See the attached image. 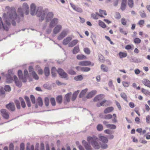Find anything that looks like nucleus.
<instances>
[{"label": "nucleus", "instance_id": "obj_13", "mask_svg": "<svg viewBox=\"0 0 150 150\" xmlns=\"http://www.w3.org/2000/svg\"><path fill=\"white\" fill-rule=\"evenodd\" d=\"M30 14L32 16L34 15L35 12L36 6L34 3L32 4L30 6Z\"/></svg>", "mask_w": 150, "mask_h": 150}, {"label": "nucleus", "instance_id": "obj_26", "mask_svg": "<svg viewBox=\"0 0 150 150\" xmlns=\"http://www.w3.org/2000/svg\"><path fill=\"white\" fill-rule=\"evenodd\" d=\"M79 92V90H77L73 94L72 97L71 98V100L74 101L75 100Z\"/></svg>", "mask_w": 150, "mask_h": 150}, {"label": "nucleus", "instance_id": "obj_43", "mask_svg": "<svg viewBox=\"0 0 150 150\" xmlns=\"http://www.w3.org/2000/svg\"><path fill=\"white\" fill-rule=\"evenodd\" d=\"M86 57L83 54H79L76 56V58L77 59L79 60H82L84 59Z\"/></svg>", "mask_w": 150, "mask_h": 150}, {"label": "nucleus", "instance_id": "obj_10", "mask_svg": "<svg viewBox=\"0 0 150 150\" xmlns=\"http://www.w3.org/2000/svg\"><path fill=\"white\" fill-rule=\"evenodd\" d=\"M58 19L57 18H54L51 21L49 27L51 28H53L58 23Z\"/></svg>", "mask_w": 150, "mask_h": 150}, {"label": "nucleus", "instance_id": "obj_25", "mask_svg": "<svg viewBox=\"0 0 150 150\" xmlns=\"http://www.w3.org/2000/svg\"><path fill=\"white\" fill-rule=\"evenodd\" d=\"M44 73L45 76L46 77L48 76L50 74V71L49 68L48 67H46L44 69Z\"/></svg>", "mask_w": 150, "mask_h": 150}, {"label": "nucleus", "instance_id": "obj_34", "mask_svg": "<svg viewBox=\"0 0 150 150\" xmlns=\"http://www.w3.org/2000/svg\"><path fill=\"white\" fill-rule=\"evenodd\" d=\"M98 139V138L95 136H93L92 137L88 136L87 137V141L88 143H90V141L91 140H95Z\"/></svg>", "mask_w": 150, "mask_h": 150}, {"label": "nucleus", "instance_id": "obj_42", "mask_svg": "<svg viewBox=\"0 0 150 150\" xmlns=\"http://www.w3.org/2000/svg\"><path fill=\"white\" fill-rule=\"evenodd\" d=\"M99 26L103 28H105L106 27L105 24L103 22L100 20L99 21Z\"/></svg>", "mask_w": 150, "mask_h": 150}, {"label": "nucleus", "instance_id": "obj_28", "mask_svg": "<svg viewBox=\"0 0 150 150\" xmlns=\"http://www.w3.org/2000/svg\"><path fill=\"white\" fill-rule=\"evenodd\" d=\"M83 79V78L82 75H78L74 78V79L76 81H81Z\"/></svg>", "mask_w": 150, "mask_h": 150}, {"label": "nucleus", "instance_id": "obj_64", "mask_svg": "<svg viewBox=\"0 0 150 150\" xmlns=\"http://www.w3.org/2000/svg\"><path fill=\"white\" fill-rule=\"evenodd\" d=\"M25 149V144L23 143H22L20 145V150H24Z\"/></svg>", "mask_w": 150, "mask_h": 150}, {"label": "nucleus", "instance_id": "obj_6", "mask_svg": "<svg viewBox=\"0 0 150 150\" xmlns=\"http://www.w3.org/2000/svg\"><path fill=\"white\" fill-rule=\"evenodd\" d=\"M6 107L9 110L11 111H14L15 109V107L13 102H10L6 105Z\"/></svg>", "mask_w": 150, "mask_h": 150}, {"label": "nucleus", "instance_id": "obj_3", "mask_svg": "<svg viewBox=\"0 0 150 150\" xmlns=\"http://www.w3.org/2000/svg\"><path fill=\"white\" fill-rule=\"evenodd\" d=\"M57 72L61 78L66 80H68L69 79L68 74L62 68H58L57 70Z\"/></svg>", "mask_w": 150, "mask_h": 150}, {"label": "nucleus", "instance_id": "obj_5", "mask_svg": "<svg viewBox=\"0 0 150 150\" xmlns=\"http://www.w3.org/2000/svg\"><path fill=\"white\" fill-rule=\"evenodd\" d=\"M82 144L86 150H92V148L90 145V143H88L85 140L82 141Z\"/></svg>", "mask_w": 150, "mask_h": 150}, {"label": "nucleus", "instance_id": "obj_52", "mask_svg": "<svg viewBox=\"0 0 150 150\" xmlns=\"http://www.w3.org/2000/svg\"><path fill=\"white\" fill-rule=\"evenodd\" d=\"M115 125L113 124H109L108 125V128H110L111 129H115L116 128Z\"/></svg>", "mask_w": 150, "mask_h": 150}, {"label": "nucleus", "instance_id": "obj_2", "mask_svg": "<svg viewBox=\"0 0 150 150\" xmlns=\"http://www.w3.org/2000/svg\"><path fill=\"white\" fill-rule=\"evenodd\" d=\"M48 11V9L46 8L43 10L42 6L38 7L37 8L36 14L38 17H40L39 20L40 21L42 22L45 17L46 14Z\"/></svg>", "mask_w": 150, "mask_h": 150}, {"label": "nucleus", "instance_id": "obj_14", "mask_svg": "<svg viewBox=\"0 0 150 150\" xmlns=\"http://www.w3.org/2000/svg\"><path fill=\"white\" fill-rule=\"evenodd\" d=\"M54 14L52 12H49L47 13L46 17V21L47 22L50 21L53 18Z\"/></svg>", "mask_w": 150, "mask_h": 150}, {"label": "nucleus", "instance_id": "obj_20", "mask_svg": "<svg viewBox=\"0 0 150 150\" xmlns=\"http://www.w3.org/2000/svg\"><path fill=\"white\" fill-rule=\"evenodd\" d=\"M114 110L112 107H109L106 108L104 111V113L107 114L112 111Z\"/></svg>", "mask_w": 150, "mask_h": 150}, {"label": "nucleus", "instance_id": "obj_16", "mask_svg": "<svg viewBox=\"0 0 150 150\" xmlns=\"http://www.w3.org/2000/svg\"><path fill=\"white\" fill-rule=\"evenodd\" d=\"M97 93L96 90H93L89 92L86 95V98L89 99L92 98Z\"/></svg>", "mask_w": 150, "mask_h": 150}, {"label": "nucleus", "instance_id": "obj_40", "mask_svg": "<svg viewBox=\"0 0 150 150\" xmlns=\"http://www.w3.org/2000/svg\"><path fill=\"white\" fill-rule=\"evenodd\" d=\"M139 14L142 18H145L146 17V15L144 11H140Z\"/></svg>", "mask_w": 150, "mask_h": 150}, {"label": "nucleus", "instance_id": "obj_47", "mask_svg": "<svg viewBox=\"0 0 150 150\" xmlns=\"http://www.w3.org/2000/svg\"><path fill=\"white\" fill-rule=\"evenodd\" d=\"M15 82L16 86L19 87H20L22 86V82L18 80L17 81H15Z\"/></svg>", "mask_w": 150, "mask_h": 150}, {"label": "nucleus", "instance_id": "obj_38", "mask_svg": "<svg viewBox=\"0 0 150 150\" xmlns=\"http://www.w3.org/2000/svg\"><path fill=\"white\" fill-rule=\"evenodd\" d=\"M32 74L34 79L37 80H38L39 79V76L35 71H32Z\"/></svg>", "mask_w": 150, "mask_h": 150}, {"label": "nucleus", "instance_id": "obj_50", "mask_svg": "<svg viewBox=\"0 0 150 150\" xmlns=\"http://www.w3.org/2000/svg\"><path fill=\"white\" fill-rule=\"evenodd\" d=\"M4 90L7 92H10L11 91V88L10 86L8 85H6L4 86Z\"/></svg>", "mask_w": 150, "mask_h": 150}, {"label": "nucleus", "instance_id": "obj_18", "mask_svg": "<svg viewBox=\"0 0 150 150\" xmlns=\"http://www.w3.org/2000/svg\"><path fill=\"white\" fill-rule=\"evenodd\" d=\"M99 138L100 140L103 143L106 144L108 142V140L107 138L105 136L99 135Z\"/></svg>", "mask_w": 150, "mask_h": 150}, {"label": "nucleus", "instance_id": "obj_46", "mask_svg": "<svg viewBox=\"0 0 150 150\" xmlns=\"http://www.w3.org/2000/svg\"><path fill=\"white\" fill-rule=\"evenodd\" d=\"M30 98L31 101L33 104H35V99L34 96L33 95H31L30 96Z\"/></svg>", "mask_w": 150, "mask_h": 150}, {"label": "nucleus", "instance_id": "obj_24", "mask_svg": "<svg viewBox=\"0 0 150 150\" xmlns=\"http://www.w3.org/2000/svg\"><path fill=\"white\" fill-rule=\"evenodd\" d=\"M78 41L77 40H75L71 42L68 45L69 47H72L76 45L78 42Z\"/></svg>", "mask_w": 150, "mask_h": 150}, {"label": "nucleus", "instance_id": "obj_30", "mask_svg": "<svg viewBox=\"0 0 150 150\" xmlns=\"http://www.w3.org/2000/svg\"><path fill=\"white\" fill-rule=\"evenodd\" d=\"M80 51L79 46H76L74 47L72 51L74 54H76L78 53Z\"/></svg>", "mask_w": 150, "mask_h": 150}, {"label": "nucleus", "instance_id": "obj_62", "mask_svg": "<svg viewBox=\"0 0 150 150\" xmlns=\"http://www.w3.org/2000/svg\"><path fill=\"white\" fill-rule=\"evenodd\" d=\"M84 51L87 54H89L90 53V51L89 49L87 47L85 48L84 49Z\"/></svg>", "mask_w": 150, "mask_h": 150}, {"label": "nucleus", "instance_id": "obj_9", "mask_svg": "<svg viewBox=\"0 0 150 150\" xmlns=\"http://www.w3.org/2000/svg\"><path fill=\"white\" fill-rule=\"evenodd\" d=\"M0 111L2 116L4 119H8L9 118V115L6 109H2Z\"/></svg>", "mask_w": 150, "mask_h": 150}, {"label": "nucleus", "instance_id": "obj_51", "mask_svg": "<svg viewBox=\"0 0 150 150\" xmlns=\"http://www.w3.org/2000/svg\"><path fill=\"white\" fill-rule=\"evenodd\" d=\"M68 73L71 75H75L76 74L75 71L72 69L68 70Z\"/></svg>", "mask_w": 150, "mask_h": 150}, {"label": "nucleus", "instance_id": "obj_29", "mask_svg": "<svg viewBox=\"0 0 150 150\" xmlns=\"http://www.w3.org/2000/svg\"><path fill=\"white\" fill-rule=\"evenodd\" d=\"M37 103L38 105L41 107H42L43 105V103L42 99L41 97L39 96L37 99Z\"/></svg>", "mask_w": 150, "mask_h": 150}, {"label": "nucleus", "instance_id": "obj_54", "mask_svg": "<svg viewBox=\"0 0 150 150\" xmlns=\"http://www.w3.org/2000/svg\"><path fill=\"white\" fill-rule=\"evenodd\" d=\"M91 69V68L88 67H82V71L88 72Z\"/></svg>", "mask_w": 150, "mask_h": 150}, {"label": "nucleus", "instance_id": "obj_7", "mask_svg": "<svg viewBox=\"0 0 150 150\" xmlns=\"http://www.w3.org/2000/svg\"><path fill=\"white\" fill-rule=\"evenodd\" d=\"M79 64L81 66H86L91 65L92 66H93L94 65V64H91V62L90 61H83L79 62Z\"/></svg>", "mask_w": 150, "mask_h": 150}, {"label": "nucleus", "instance_id": "obj_22", "mask_svg": "<svg viewBox=\"0 0 150 150\" xmlns=\"http://www.w3.org/2000/svg\"><path fill=\"white\" fill-rule=\"evenodd\" d=\"M57 70L55 67H52L51 69V73L52 76L53 77H55L56 76V71Z\"/></svg>", "mask_w": 150, "mask_h": 150}, {"label": "nucleus", "instance_id": "obj_15", "mask_svg": "<svg viewBox=\"0 0 150 150\" xmlns=\"http://www.w3.org/2000/svg\"><path fill=\"white\" fill-rule=\"evenodd\" d=\"M62 28V26L61 25H57L53 29V33L54 34H57L59 32Z\"/></svg>", "mask_w": 150, "mask_h": 150}, {"label": "nucleus", "instance_id": "obj_12", "mask_svg": "<svg viewBox=\"0 0 150 150\" xmlns=\"http://www.w3.org/2000/svg\"><path fill=\"white\" fill-rule=\"evenodd\" d=\"M93 147L96 149H98L100 148V146L98 143L95 140H93L91 142Z\"/></svg>", "mask_w": 150, "mask_h": 150}, {"label": "nucleus", "instance_id": "obj_58", "mask_svg": "<svg viewBox=\"0 0 150 150\" xmlns=\"http://www.w3.org/2000/svg\"><path fill=\"white\" fill-rule=\"evenodd\" d=\"M126 5L125 3L124 2H122L121 3V9L122 11H124L126 7Z\"/></svg>", "mask_w": 150, "mask_h": 150}, {"label": "nucleus", "instance_id": "obj_44", "mask_svg": "<svg viewBox=\"0 0 150 150\" xmlns=\"http://www.w3.org/2000/svg\"><path fill=\"white\" fill-rule=\"evenodd\" d=\"M121 97L125 101L127 102V96L126 94L124 93H122L120 94Z\"/></svg>", "mask_w": 150, "mask_h": 150}, {"label": "nucleus", "instance_id": "obj_60", "mask_svg": "<svg viewBox=\"0 0 150 150\" xmlns=\"http://www.w3.org/2000/svg\"><path fill=\"white\" fill-rule=\"evenodd\" d=\"M119 31L121 33L124 34L125 35H127L128 33L127 31H124L123 29L121 28H119Z\"/></svg>", "mask_w": 150, "mask_h": 150}, {"label": "nucleus", "instance_id": "obj_17", "mask_svg": "<svg viewBox=\"0 0 150 150\" xmlns=\"http://www.w3.org/2000/svg\"><path fill=\"white\" fill-rule=\"evenodd\" d=\"M103 94H100L96 96L93 99L94 102H96L102 99L104 97Z\"/></svg>", "mask_w": 150, "mask_h": 150}, {"label": "nucleus", "instance_id": "obj_53", "mask_svg": "<svg viewBox=\"0 0 150 150\" xmlns=\"http://www.w3.org/2000/svg\"><path fill=\"white\" fill-rule=\"evenodd\" d=\"M142 92L145 94H147L150 96V92L143 88H142Z\"/></svg>", "mask_w": 150, "mask_h": 150}, {"label": "nucleus", "instance_id": "obj_59", "mask_svg": "<svg viewBox=\"0 0 150 150\" xmlns=\"http://www.w3.org/2000/svg\"><path fill=\"white\" fill-rule=\"evenodd\" d=\"M74 9L75 11L79 13H81L83 11L82 9L80 7H76Z\"/></svg>", "mask_w": 150, "mask_h": 150}, {"label": "nucleus", "instance_id": "obj_41", "mask_svg": "<svg viewBox=\"0 0 150 150\" xmlns=\"http://www.w3.org/2000/svg\"><path fill=\"white\" fill-rule=\"evenodd\" d=\"M50 100L52 106H55L56 105V102L54 98L53 97L51 98L50 99Z\"/></svg>", "mask_w": 150, "mask_h": 150}, {"label": "nucleus", "instance_id": "obj_61", "mask_svg": "<svg viewBox=\"0 0 150 150\" xmlns=\"http://www.w3.org/2000/svg\"><path fill=\"white\" fill-rule=\"evenodd\" d=\"M134 42L136 44H139L141 42V40L138 38H136L134 40Z\"/></svg>", "mask_w": 150, "mask_h": 150}, {"label": "nucleus", "instance_id": "obj_37", "mask_svg": "<svg viewBox=\"0 0 150 150\" xmlns=\"http://www.w3.org/2000/svg\"><path fill=\"white\" fill-rule=\"evenodd\" d=\"M119 55L120 58H122L126 57L127 56V54L120 52L119 53Z\"/></svg>", "mask_w": 150, "mask_h": 150}, {"label": "nucleus", "instance_id": "obj_19", "mask_svg": "<svg viewBox=\"0 0 150 150\" xmlns=\"http://www.w3.org/2000/svg\"><path fill=\"white\" fill-rule=\"evenodd\" d=\"M72 38L70 37H68L64 39L62 43L63 45H66L68 44L71 41Z\"/></svg>", "mask_w": 150, "mask_h": 150}, {"label": "nucleus", "instance_id": "obj_8", "mask_svg": "<svg viewBox=\"0 0 150 150\" xmlns=\"http://www.w3.org/2000/svg\"><path fill=\"white\" fill-rule=\"evenodd\" d=\"M18 75L19 79L21 80L23 82L25 83L26 82L27 79L26 78L23 76V73L21 70H18Z\"/></svg>", "mask_w": 150, "mask_h": 150}, {"label": "nucleus", "instance_id": "obj_35", "mask_svg": "<svg viewBox=\"0 0 150 150\" xmlns=\"http://www.w3.org/2000/svg\"><path fill=\"white\" fill-rule=\"evenodd\" d=\"M14 102L15 103L17 108L18 109H20L21 107L20 105V103L19 101L18 100H14Z\"/></svg>", "mask_w": 150, "mask_h": 150}, {"label": "nucleus", "instance_id": "obj_63", "mask_svg": "<svg viewBox=\"0 0 150 150\" xmlns=\"http://www.w3.org/2000/svg\"><path fill=\"white\" fill-rule=\"evenodd\" d=\"M104 132L106 134H110L113 133L112 131L109 129H107L104 131Z\"/></svg>", "mask_w": 150, "mask_h": 150}, {"label": "nucleus", "instance_id": "obj_49", "mask_svg": "<svg viewBox=\"0 0 150 150\" xmlns=\"http://www.w3.org/2000/svg\"><path fill=\"white\" fill-rule=\"evenodd\" d=\"M97 129L98 131H101L103 130V125L101 124H98L97 126Z\"/></svg>", "mask_w": 150, "mask_h": 150}, {"label": "nucleus", "instance_id": "obj_57", "mask_svg": "<svg viewBox=\"0 0 150 150\" xmlns=\"http://www.w3.org/2000/svg\"><path fill=\"white\" fill-rule=\"evenodd\" d=\"M112 117V115L111 114L105 115L104 119L106 120H109L111 119Z\"/></svg>", "mask_w": 150, "mask_h": 150}, {"label": "nucleus", "instance_id": "obj_39", "mask_svg": "<svg viewBox=\"0 0 150 150\" xmlns=\"http://www.w3.org/2000/svg\"><path fill=\"white\" fill-rule=\"evenodd\" d=\"M131 61L135 63H137L140 62L141 61V60L139 59H137L136 57H134L132 58L131 59Z\"/></svg>", "mask_w": 150, "mask_h": 150}, {"label": "nucleus", "instance_id": "obj_27", "mask_svg": "<svg viewBox=\"0 0 150 150\" xmlns=\"http://www.w3.org/2000/svg\"><path fill=\"white\" fill-rule=\"evenodd\" d=\"M24 98L28 106V107H30L31 106V104L29 98L28 96H26Z\"/></svg>", "mask_w": 150, "mask_h": 150}, {"label": "nucleus", "instance_id": "obj_11", "mask_svg": "<svg viewBox=\"0 0 150 150\" xmlns=\"http://www.w3.org/2000/svg\"><path fill=\"white\" fill-rule=\"evenodd\" d=\"M13 76L11 74H6V82L8 83H12L13 81L12 77Z\"/></svg>", "mask_w": 150, "mask_h": 150}, {"label": "nucleus", "instance_id": "obj_48", "mask_svg": "<svg viewBox=\"0 0 150 150\" xmlns=\"http://www.w3.org/2000/svg\"><path fill=\"white\" fill-rule=\"evenodd\" d=\"M23 11L29 9V6L27 3H24L23 4Z\"/></svg>", "mask_w": 150, "mask_h": 150}, {"label": "nucleus", "instance_id": "obj_4", "mask_svg": "<svg viewBox=\"0 0 150 150\" xmlns=\"http://www.w3.org/2000/svg\"><path fill=\"white\" fill-rule=\"evenodd\" d=\"M69 31L68 29H64L61 32L60 34L58 35L57 37L58 40H60L63 39L67 35V33Z\"/></svg>", "mask_w": 150, "mask_h": 150}, {"label": "nucleus", "instance_id": "obj_56", "mask_svg": "<svg viewBox=\"0 0 150 150\" xmlns=\"http://www.w3.org/2000/svg\"><path fill=\"white\" fill-rule=\"evenodd\" d=\"M105 104V106H107L111 105L112 102L110 100H104Z\"/></svg>", "mask_w": 150, "mask_h": 150}, {"label": "nucleus", "instance_id": "obj_36", "mask_svg": "<svg viewBox=\"0 0 150 150\" xmlns=\"http://www.w3.org/2000/svg\"><path fill=\"white\" fill-rule=\"evenodd\" d=\"M101 69L103 71L106 72L108 70V68L104 64H102L101 65Z\"/></svg>", "mask_w": 150, "mask_h": 150}, {"label": "nucleus", "instance_id": "obj_31", "mask_svg": "<svg viewBox=\"0 0 150 150\" xmlns=\"http://www.w3.org/2000/svg\"><path fill=\"white\" fill-rule=\"evenodd\" d=\"M19 99L21 101V105L22 108H24L26 107V104L23 99L21 97H20Z\"/></svg>", "mask_w": 150, "mask_h": 150}, {"label": "nucleus", "instance_id": "obj_32", "mask_svg": "<svg viewBox=\"0 0 150 150\" xmlns=\"http://www.w3.org/2000/svg\"><path fill=\"white\" fill-rule=\"evenodd\" d=\"M142 83L146 86L150 88V81L149 80L144 79L142 81Z\"/></svg>", "mask_w": 150, "mask_h": 150}, {"label": "nucleus", "instance_id": "obj_55", "mask_svg": "<svg viewBox=\"0 0 150 150\" xmlns=\"http://www.w3.org/2000/svg\"><path fill=\"white\" fill-rule=\"evenodd\" d=\"M128 4L129 6L131 8H132L133 6V0H128Z\"/></svg>", "mask_w": 150, "mask_h": 150}, {"label": "nucleus", "instance_id": "obj_33", "mask_svg": "<svg viewBox=\"0 0 150 150\" xmlns=\"http://www.w3.org/2000/svg\"><path fill=\"white\" fill-rule=\"evenodd\" d=\"M56 101L59 104H61L62 102V95H59L56 98Z\"/></svg>", "mask_w": 150, "mask_h": 150}, {"label": "nucleus", "instance_id": "obj_23", "mask_svg": "<svg viewBox=\"0 0 150 150\" xmlns=\"http://www.w3.org/2000/svg\"><path fill=\"white\" fill-rule=\"evenodd\" d=\"M71 94V93L70 92L66 94L64 96V100L68 103L70 100V96Z\"/></svg>", "mask_w": 150, "mask_h": 150}, {"label": "nucleus", "instance_id": "obj_1", "mask_svg": "<svg viewBox=\"0 0 150 150\" xmlns=\"http://www.w3.org/2000/svg\"><path fill=\"white\" fill-rule=\"evenodd\" d=\"M3 18L6 24L8 26H10L11 23L13 26L16 25L15 20H16L18 23L20 21V18L17 14L16 10L14 8H11L6 14V13L3 14Z\"/></svg>", "mask_w": 150, "mask_h": 150}, {"label": "nucleus", "instance_id": "obj_21", "mask_svg": "<svg viewBox=\"0 0 150 150\" xmlns=\"http://www.w3.org/2000/svg\"><path fill=\"white\" fill-rule=\"evenodd\" d=\"M0 24L1 25V27L2 26L4 30H6V31H8V28L7 26L5 24H3L2 21V18L1 17H0Z\"/></svg>", "mask_w": 150, "mask_h": 150}, {"label": "nucleus", "instance_id": "obj_45", "mask_svg": "<svg viewBox=\"0 0 150 150\" xmlns=\"http://www.w3.org/2000/svg\"><path fill=\"white\" fill-rule=\"evenodd\" d=\"M49 99L47 97H46L44 99V103L46 107H47L49 105Z\"/></svg>", "mask_w": 150, "mask_h": 150}]
</instances>
